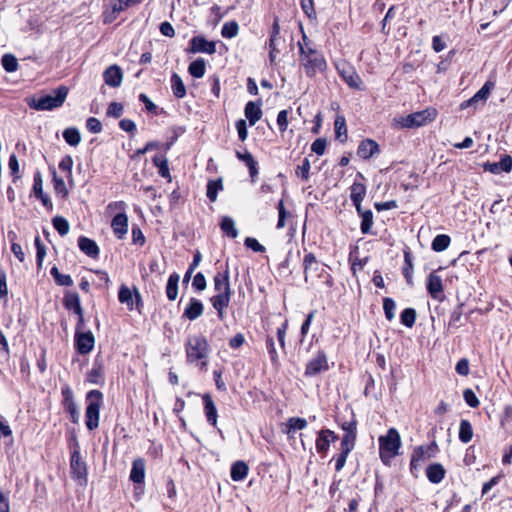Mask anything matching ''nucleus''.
Masks as SVG:
<instances>
[{
	"mask_svg": "<svg viewBox=\"0 0 512 512\" xmlns=\"http://www.w3.org/2000/svg\"><path fill=\"white\" fill-rule=\"evenodd\" d=\"M299 51L300 61L304 66L307 76L313 77L326 69V61L323 55L307 43H305V45L299 43Z\"/></svg>",
	"mask_w": 512,
	"mask_h": 512,
	"instance_id": "nucleus-1",
	"label": "nucleus"
},
{
	"mask_svg": "<svg viewBox=\"0 0 512 512\" xmlns=\"http://www.w3.org/2000/svg\"><path fill=\"white\" fill-rule=\"evenodd\" d=\"M67 94V87L60 86L55 89L52 94L27 99V104L31 109L37 111H50L61 107L66 100Z\"/></svg>",
	"mask_w": 512,
	"mask_h": 512,
	"instance_id": "nucleus-2",
	"label": "nucleus"
},
{
	"mask_svg": "<svg viewBox=\"0 0 512 512\" xmlns=\"http://www.w3.org/2000/svg\"><path fill=\"white\" fill-rule=\"evenodd\" d=\"M209 354V345L204 336L193 335L188 337L186 343V355L188 362H200V367L203 369L206 366V359Z\"/></svg>",
	"mask_w": 512,
	"mask_h": 512,
	"instance_id": "nucleus-3",
	"label": "nucleus"
},
{
	"mask_svg": "<svg viewBox=\"0 0 512 512\" xmlns=\"http://www.w3.org/2000/svg\"><path fill=\"white\" fill-rule=\"evenodd\" d=\"M401 446V438L395 428H390L385 436L379 437L380 458L387 464L398 454Z\"/></svg>",
	"mask_w": 512,
	"mask_h": 512,
	"instance_id": "nucleus-4",
	"label": "nucleus"
},
{
	"mask_svg": "<svg viewBox=\"0 0 512 512\" xmlns=\"http://www.w3.org/2000/svg\"><path fill=\"white\" fill-rule=\"evenodd\" d=\"M102 398L103 395L99 390H91L86 395L85 424L91 431L99 425V411L102 405Z\"/></svg>",
	"mask_w": 512,
	"mask_h": 512,
	"instance_id": "nucleus-5",
	"label": "nucleus"
},
{
	"mask_svg": "<svg viewBox=\"0 0 512 512\" xmlns=\"http://www.w3.org/2000/svg\"><path fill=\"white\" fill-rule=\"evenodd\" d=\"M436 116L437 112L435 109H425L411 113L405 117H401L398 123L401 128H416L432 122Z\"/></svg>",
	"mask_w": 512,
	"mask_h": 512,
	"instance_id": "nucleus-6",
	"label": "nucleus"
},
{
	"mask_svg": "<svg viewBox=\"0 0 512 512\" xmlns=\"http://www.w3.org/2000/svg\"><path fill=\"white\" fill-rule=\"evenodd\" d=\"M357 438V431L344 433L340 444V453L335 457V469L341 471L345 466L349 453L354 449Z\"/></svg>",
	"mask_w": 512,
	"mask_h": 512,
	"instance_id": "nucleus-7",
	"label": "nucleus"
},
{
	"mask_svg": "<svg viewBox=\"0 0 512 512\" xmlns=\"http://www.w3.org/2000/svg\"><path fill=\"white\" fill-rule=\"evenodd\" d=\"M336 69L350 88L362 89V80L353 66L347 62H340L336 65Z\"/></svg>",
	"mask_w": 512,
	"mask_h": 512,
	"instance_id": "nucleus-8",
	"label": "nucleus"
},
{
	"mask_svg": "<svg viewBox=\"0 0 512 512\" xmlns=\"http://www.w3.org/2000/svg\"><path fill=\"white\" fill-rule=\"evenodd\" d=\"M364 195L365 194H351V199L361 217V232L363 234H368L370 233L373 225V214L371 210H363L361 207V201L363 200Z\"/></svg>",
	"mask_w": 512,
	"mask_h": 512,
	"instance_id": "nucleus-9",
	"label": "nucleus"
},
{
	"mask_svg": "<svg viewBox=\"0 0 512 512\" xmlns=\"http://www.w3.org/2000/svg\"><path fill=\"white\" fill-rule=\"evenodd\" d=\"M493 88V82H485V84L470 99L463 101L460 104V109L464 110L470 107L476 109L479 103L484 104L487 101Z\"/></svg>",
	"mask_w": 512,
	"mask_h": 512,
	"instance_id": "nucleus-10",
	"label": "nucleus"
},
{
	"mask_svg": "<svg viewBox=\"0 0 512 512\" xmlns=\"http://www.w3.org/2000/svg\"><path fill=\"white\" fill-rule=\"evenodd\" d=\"M70 468L73 478L77 479L80 484L87 482V466L78 450L71 454Z\"/></svg>",
	"mask_w": 512,
	"mask_h": 512,
	"instance_id": "nucleus-11",
	"label": "nucleus"
},
{
	"mask_svg": "<svg viewBox=\"0 0 512 512\" xmlns=\"http://www.w3.org/2000/svg\"><path fill=\"white\" fill-rule=\"evenodd\" d=\"M190 47L188 52L190 53H206L212 55L216 52V43L214 41H208L203 36H194L189 41Z\"/></svg>",
	"mask_w": 512,
	"mask_h": 512,
	"instance_id": "nucleus-12",
	"label": "nucleus"
},
{
	"mask_svg": "<svg viewBox=\"0 0 512 512\" xmlns=\"http://www.w3.org/2000/svg\"><path fill=\"white\" fill-rule=\"evenodd\" d=\"M328 361L324 351H319L306 365L305 375L315 376L322 371L328 370Z\"/></svg>",
	"mask_w": 512,
	"mask_h": 512,
	"instance_id": "nucleus-13",
	"label": "nucleus"
},
{
	"mask_svg": "<svg viewBox=\"0 0 512 512\" xmlns=\"http://www.w3.org/2000/svg\"><path fill=\"white\" fill-rule=\"evenodd\" d=\"M94 344L95 338L92 332L76 331L75 346L80 354L85 355L90 353L94 348Z\"/></svg>",
	"mask_w": 512,
	"mask_h": 512,
	"instance_id": "nucleus-14",
	"label": "nucleus"
},
{
	"mask_svg": "<svg viewBox=\"0 0 512 512\" xmlns=\"http://www.w3.org/2000/svg\"><path fill=\"white\" fill-rule=\"evenodd\" d=\"M338 439V435L332 430L323 429L318 433L316 439V449L318 453L325 454L330 447L331 442H335Z\"/></svg>",
	"mask_w": 512,
	"mask_h": 512,
	"instance_id": "nucleus-15",
	"label": "nucleus"
},
{
	"mask_svg": "<svg viewBox=\"0 0 512 512\" xmlns=\"http://www.w3.org/2000/svg\"><path fill=\"white\" fill-rule=\"evenodd\" d=\"M103 78L108 86L116 88L122 83L123 73L118 65H111L104 71Z\"/></svg>",
	"mask_w": 512,
	"mask_h": 512,
	"instance_id": "nucleus-16",
	"label": "nucleus"
},
{
	"mask_svg": "<svg viewBox=\"0 0 512 512\" xmlns=\"http://www.w3.org/2000/svg\"><path fill=\"white\" fill-rule=\"evenodd\" d=\"M427 290L431 297L436 300H441L443 297V285L442 279L435 272H432L428 276Z\"/></svg>",
	"mask_w": 512,
	"mask_h": 512,
	"instance_id": "nucleus-17",
	"label": "nucleus"
},
{
	"mask_svg": "<svg viewBox=\"0 0 512 512\" xmlns=\"http://www.w3.org/2000/svg\"><path fill=\"white\" fill-rule=\"evenodd\" d=\"M380 152L379 145L372 139H365L360 142L357 148V155L362 159H369Z\"/></svg>",
	"mask_w": 512,
	"mask_h": 512,
	"instance_id": "nucleus-18",
	"label": "nucleus"
},
{
	"mask_svg": "<svg viewBox=\"0 0 512 512\" xmlns=\"http://www.w3.org/2000/svg\"><path fill=\"white\" fill-rule=\"evenodd\" d=\"M114 234L122 239L128 232V218L124 212H119L114 216L111 222Z\"/></svg>",
	"mask_w": 512,
	"mask_h": 512,
	"instance_id": "nucleus-19",
	"label": "nucleus"
},
{
	"mask_svg": "<svg viewBox=\"0 0 512 512\" xmlns=\"http://www.w3.org/2000/svg\"><path fill=\"white\" fill-rule=\"evenodd\" d=\"M204 311L203 304L200 300L196 298H190L186 308L183 312V317L193 321L199 318Z\"/></svg>",
	"mask_w": 512,
	"mask_h": 512,
	"instance_id": "nucleus-20",
	"label": "nucleus"
},
{
	"mask_svg": "<svg viewBox=\"0 0 512 512\" xmlns=\"http://www.w3.org/2000/svg\"><path fill=\"white\" fill-rule=\"evenodd\" d=\"M244 114L250 126L255 125L262 117L261 103L249 101L244 108Z\"/></svg>",
	"mask_w": 512,
	"mask_h": 512,
	"instance_id": "nucleus-21",
	"label": "nucleus"
},
{
	"mask_svg": "<svg viewBox=\"0 0 512 512\" xmlns=\"http://www.w3.org/2000/svg\"><path fill=\"white\" fill-rule=\"evenodd\" d=\"M485 168L493 174L510 172L512 169V158L509 155H505L498 162L486 164Z\"/></svg>",
	"mask_w": 512,
	"mask_h": 512,
	"instance_id": "nucleus-22",
	"label": "nucleus"
},
{
	"mask_svg": "<svg viewBox=\"0 0 512 512\" xmlns=\"http://www.w3.org/2000/svg\"><path fill=\"white\" fill-rule=\"evenodd\" d=\"M214 288L217 294L232 292L229 282V271L226 269L223 273L218 272L214 276Z\"/></svg>",
	"mask_w": 512,
	"mask_h": 512,
	"instance_id": "nucleus-23",
	"label": "nucleus"
},
{
	"mask_svg": "<svg viewBox=\"0 0 512 512\" xmlns=\"http://www.w3.org/2000/svg\"><path fill=\"white\" fill-rule=\"evenodd\" d=\"M232 292L224 294H216L211 298L212 305L218 313V317L222 320L224 318V309L228 307Z\"/></svg>",
	"mask_w": 512,
	"mask_h": 512,
	"instance_id": "nucleus-24",
	"label": "nucleus"
},
{
	"mask_svg": "<svg viewBox=\"0 0 512 512\" xmlns=\"http://www.w3.org/2000/svg\"><path fill=\"white\" fill-rule=\"evenodd\" d=\"M78 246L83 253L91 258H97L99 255V248L92 239L81 236L78 239Z\"/></svg>",
	"mask_w": 512,
	"mask_h": 512,
	"instance_id": "nucleus-25",
	"label": "nucleus"
},
{
	"mask_svg": "<svg viewBox=\"0 0 512 512\" xmlns=\"http://www.w3.org/2000/svg\"><path fill=\"white\" fill-rule=\"evenodd\" d=\"M145 479V461L141 458L135 459L130 471V480L134 483H142Z\"/></svg>",
	"mask_w": 512,
	"mask_h": 512,
	"instance_id": "nucleus-26",
	"label": "nucleus"
},
{
	"mask_svg": "<svg viewBox=\"0 0 512 512\" xmlns=\"http://www.w3.org/2000/svg\"><path fill=\"white\" fill-rule=\"evenodd\" d=\"M303 266H304V274H305V281H308L309 275H319L318 271L320 268L319 262L317 261L316 257L312 253H308L305 255L303 259Z\"/></svg>",
	"mask_w": 512,
	"mask_h": 512,
	"instance_id": "nucleus-27",
	"label": "nucleus"
},
{
	"mask_svg": "<svg viewBox=\"0 0 512 512\" xmlns=\"http://www.w3.org/2000/svg\"><path fill=\"white\" fill-rule=\"evenodd\" d=\"M203 404L207 421L211 425L215 426L217 423V409L209 394L203 395Z\"/></svg>",
	"mask_w": 512,
	"mask_h": 512,
	"instance_id": "nucleus-28",
	"label": "nucleus"
},
{
	"mask_svg": "<svg viewBox=\"0 0 512 512\" xmlns=\"http://www.w3.org/2000/svg\"><path fill=\"white\" fill-rule=\"evenodd\" d=\"M63 304L66 309L73 310L75 314H81V311H83L80 303V297L76 292H66Z\"/></svg>",
	"mask_w": 512,
	"mask_h": 512,
	"instance_id": "nucleus-29",
	"label": "nucleus"
},
{
	"mask_svg": "<svg viewBox=\"0 0 512 512\" xmlns=\"http://www.w3.org/2000/svg\"><path fill=\"white\" fill-rule=\"evenodd\" d=\"M426 475L430 482L437 484L444 479L445 470L439 463L431 464L426 470Z\"/></svg>",
	"mask_w": 512,
	"mask_h": 512,
	"instance_id": "nucleus-30",
	"label": "nucleus"
},
{
	"mask_svg": "<svg viewBox=\"0 0 512 512\" xmlns=\"http://www.w3.org/2000/svg\"><path fill=\"white\" fill-rule=\"evenodd\" d=\"M189 74L194 78H202L206 72V62L203 58H197L188 66Z\"/></svg>",
	"mask_w": 512,
	"mask_h": 512,
	"instance_id": "nucleus-31",
	"label": "nucleus"
},
{
	"mask_svg": "<svg viewBox=\"0 0 512 512\" xmlns=\"http://www.w3.org/2000/svg\"><path fill=\"white\" fill-rule=\"evenodd\" d=\"M179 279L180 277L177 273H172L168 278L166 284V295L170 301H173L177 298Z\"/></svg>",
	"mask_w": 512,
	"mask_h": 512,
	"instance_id": "nucleus-32",
	"label": "nucleus"
},
{
	"mask_svg": "<svg viewBox=\"0 0 512 512\" xmlns=\"http://www.w3.org/2000/svg\"><path fill=\"white\" fill-rule=\"evenodd\" d=\"M171 88L176 98L182 99L186 96L185 85L177 73H173L171 76Z\"/></svg>",
	"mask_w": 512,
	"mask_h": 512,
	"instance_id": "nucleus-33",
	"label": "nucleus"
},
{
	"mask_svg": "<svg viewBox=\"0 0 512 512\" xmlns=\"http://www.w3.org/2000/svg\"><path fill=\"white\" fill-rule=\"evenodd\" d=\"M248 474V466L243 461L235 462L231 467V478L234 481H242Z\"/></svg>",
	"mask_w": 512,
	"mask_h": 512,
	"instance_id": "nucleus-34",
	"label": "nucleus"
},
{
	"mask_svg": "<svg viewBox=\"0 0 512 512\" xmlns=\"http://www.w3.org/2000/svg\"><path fill=\"white\" fill-rule=\"evenodd\" d=\"M428 459L429 458L427 457V452L424 450V446L416 447L411 457V470L417 469L419 466H421L422 463H424Z\"/></svg>",
	"mask_w": 512,
	"mask_h": 512,
	"instance_id": "nucleus-35",
	"label": "nucleus"
},
{
	"mask_svg": "<svg viewBox=\"0 0 512 512\" xmlns=\"http://www.w3.org/2000/svg\"><path fill=\"white\" fill-rule=\"evenodd\" d=\"M307 427V421L304 418L299 417H291L287 420L285 424V429L283 430L286 434L290 436L291 432L296 430H302Z\"/></svg>",
	"mask_w": 512,
	"mask_h": 512,
	"instance_id": "nucleus-36",
	"label": "nucleus"
},
{
	"mask_svg": "<svg viewBox=\"0 0 512 512\" xmlns=\"http://www.w3.org/2000/svg\"><path fill=\"white\" fill-rule=\"evenodd\" d=\"M221 230L230 238H236L238 236V230L235 227V222L231 217L225 216L222 218L220 223Z\"/></svg>",
	"mask_w": 512,
	"mask_h": 512,
	"instance_id": "nucleus-37",
	"label": "nucleus"
},
{
	"mask_svg": "<svg viewBox=\"0 0 512 512\" xmlns=\"http://www.w3.org/2000/svg\"><path fill=\"white\" fill-rule=\"evenodd\" d=\"M473 437V429L471 423L463 419L460 421V427H459V439L463 443H468L471 441Z\"/></svg>",
	"mask_w": 512,
	"mask_h": 512,
	"instance_id": "nucleus-38",
	"label": "nucleus"
},
{
	"mask_svg": "<svg viewBox=\"0 0 512 512\" xmlns=\"http://www.w3.org/2000/svg\"><path fill=\"white\" fill-rule=\"evenodd\" d=\"M236 155L238 159L242 160L246 164L251 177H253L257 173V162L254 160L252 154L245 150L243 153L237 152Z\"/></svg>",
	"mask_w": 512,
	"mask_h": 512,
	"instance_id": "nucleus-39",
	"label": "nucleus"
},
{
	"mask_svg": "<svg viewBox=\"0 0 512 512\" xmlns=\"http://www.w3.org/2000/svg\"><path fill=\"white\" fill-rule=\"evenodd\" d=\"M464 324L463 322V313H462V305L458 306L451 313L450 320L448 323V330H457L460 326Z\"/></svg>",
	"mask_w": 512,
	"mask_h": 512,
	"instance_id": "nucleus-40",
	"label": "nucleus"
},
{
	"mask_svg": "<svg viewBox=\"0 0 512 512\" xmlns=\"http://www.w3.org/2000/svg\"><path fill=\"white\" fill-rule=\"evenodd\" d=\"M63 138L67 144L77 146L81 141V135L77 128L69 127L63 131Z\"/></svg>",
	"mask_w": 512,
	"mask_h": 512,
	"instance_id": "nucleus-41",
	"label": "nucleus"
},
{
	"mask_svg": "<svg viewBox=\"0 0 512 512\" xmlns=\"http://www.w3.org/2000/svg\"><path fill=\"white\" fill-rule=\"evenodd\" d=\"M334 127L336 139L342 143L345 142L347 140V129L344 117L338 116L335 119Z\"/></svg>",
	"mask_w": 512,
	"mask_h": 512,
	"instance_id": "nucleus-42",
	"label": "nucleus"
},
{
	"mask_svg": "<svg viewBox=\"0 0 512 512\" xmlns=\"http://www.w3.org/2000/svg\"><path fill=\"white\" fill-rule=\"evenodd\" d=\"M52 277L57 285L60 286H71L73 284V280L70 275L62 274L59 272L56 266L52 267L50 270Z\"/></svg>",
	"mask_w": 512,
	"mask_h": 512,
	"instance_id": "nucleus-43",
	"label": "nucleus"
},
{
	"mask_svg": "<svg viewBox=\"0 0 512 512\" xmlns=\"http://www.w3.org/2000/svg\"><path fill=\"white\" fill-rule=\"evenodd\" d=\"M4 70L8 73L15 72L18 69L17 58L10 53L4 54L1 59Z\"/></svg>",
	"mask_w": 512,
	"mask_h": 512,
	"instance_id": "nucleus-44",
	"label": "nucleus"
},
{
	"mask_svg": "<svg viewBox=\"0 0 512 512\" xmlns=\"http://www.w3.org/2000/svg\"><path fill=\"white\" fill-rule=\"evenodd\" d=\"M239 32V25L236 21H229L224 23L221 29V35L224 38L231 39L237 36Z\"/></svg>",
	"mask_w": 512,
	"mask_h": 512,
	"instance_id": "nucleus-45",
	"label": "nucleus"
},
{
	"mask_svg": "<svg viewBox=\"0 0 512 512\" xmlns=\"http://www.w3.org/2000/svg\"><path fill=\"white\" fill-rule=\"evenodd\" d=\"M450 237L445 234L437 235L432 241V249L436 252H442L448 248Z\"/></svg>",
	"mask_w": 512,
	"mask_h": 512,
	"instance_id": "nucleus-46",
	"label": "nucleus"
},
{
	"mask_svg": "<svg viewBox=\"0 0 512 512\" xmlns=\"http://www.w3.org/2000/svg\"><path fill=\"white\" fill-rule=\"evenodd\" d=\"M153 163L158 168V172L162 177L169 176L168 160L164 155H156L153 158Z\"/></svg>",
	"mask_w": 512,
	"mask_h": 512,
	"instance_id": "nucleus-47",
	"label": "nucleus"
},
{
	"mask_svg": "<svg viewBox=\"0 0 512 512\" xmlns=\"http://www.w3.org/2000/svg\"><path fill=\"white\" fill-rule=\"evenodd\" d=\"M118 298L119 301L123 304H126L130 310L133 309V295L131 290L127 286L122 285L120 287Z\"/></svg>",
	"mask_w": 512,
	"mask_h": 512,
	"instance_id": "nucleus-48",
	"label": "nucleus"
},
{
	"mask_svg": "<svg viewBox=\"0 0 512 512\" xmlns=\"http://www.w3.org/2000/svg\"><path fill=\"white\" fill-rule=\"evenodd\" d=\"M416 316H417V314H416L415 309L406 308L402 311V313L400 315L401 323L404 326L411 328L415 323Z\"/></svg>",
	"mask_w": 512,
	"mask_h": 512,
	"instance_id": "nucleus-49",
	"label": "nucleus"
},
{
	"mask_svg": "<svg viewBox=\"0 0 512 512\" xmlns=\"http://www.w3.org/2000/svg\"><path fill=\"white\" fill-rule=\"evenodd\" d=\"M52 223L54 228L61 236H65L66 234H68L70 226L68 221L64 217L56 216L53 218Z\"/></svg>",
	"mask_w": 512,
	"mask_h": 512,
	"instance_id": "nucleus-50",
	"label": "nucleus"
},
{
	"mask_svg": "<svg viewBox=\"0 0 512 512\" xmlns=\"http://www.w3.org/2000/svg\"><path fill=\"white\" fill-rule=\"evenodd\" d=\"M404 261L405 265L403 267V275L409 285L413 284L412 281V271H413V264H412V258L409 252L404 253Z\"/></svg>",
	"mask_w": 512,
	"mask_h": 512,
	"instance_id": "nucleus-51",
	"label": "nucleus"
},
{
	"mask_svg": "<svg viewBox=\"0 0 512 512\" xmlns=\"http://www.w3.org/2000/svg\"><path fill=\"white\" fill-rule=\"evenodd\" d=\"M266 347H267L272 365L278 366V364H279L278 353L276 351L275 342L272 337H269V336L267 337Z\"/></svg>",
	"mask_w": 512,
	"mask_h": 512,
	"instance_id": "nucleus-52",
	"label": "nucleus"
},
{
	"mask_svg": "<svg viewBox=\"0 0 512 512\" xmlns=\"http://www.w3.org/2000/svg\"><path fill=\"white\" fill-rule=\"evenodd\" d=\"M35 246H36V250H37V252H36L37 267H38V269H41L42 268V264H43V260H44L45 255H46V247L41 242L39 237L35 238Z\"/></svg>",
	"mask_w": 512,
	"mask_h": 512,
	"instance_id": "nucleus-53",
	"label": "nucleus"
},
{
	"mask_svg": "<svg viewBox=\"0 0 512 512\" xmlns=\"http://www.w3.org/2000/svg\"><path fill=\"white\" fill-rule=\"evenodd\" d=\"M395 308H396V304L393 299L384 298L383 309H384L385 316L389 321L393 320L395 317Z\"/></svg>",
	"mask_w": 512,
	"mask_h": 512,
	"instance_id": "nucleus-54",
	"label": "nucleus"
},
{
	"mask_svg": "<svg viewBox=\"0 0 512 512\" xmlns=\"http://www.w3.org/2000/svg\"><path fill=\"white\" fill-rule=\"evenodd\" d=\"M185 132V128L181 126H176L171 129V137L170 140L163 145L164 151H168L172 145L178 140V138Z\"/></svg>",
	"mask_w": 512,
	"mask_h": 512,
	"instance_id": "nucleus-55",
	"label": "nucleus"
},
{
	"mask_svg": "<svg viewBox=\"0 0 512 512\" xmlns=\"http://www.w3.org/2000/svg\"><path fill=\"white\" fill-rule=\"evenodd\" d=\"M124 107L121 103L111 102L107 108L106 115L112 118H120L123 114Z\"/></svg>",
	"mask_w": 512,
	"mask_h": 512,
	"instance_id": "nucleus-56",
	"label": "nucleus"
},
{
	"mask_svg": "<svg viewBox=\"0 0 512 512\" xmlns=\"http://www.w3.org/2000/svg\"><path fill=\"white\" fill-rule=\"evenodd\" d=\"M0 299L4 304L8 302V287L6 283V273L0 268Z\"/></svg>",
	"mask_w": 512,
	"mask_h": 512,
	"instance_id": "nucleus-57",
	"label": "nucleus"
},
{
	"mask_svg": "<svg viewBox=\"0 0 512 512\" xmlns=\"http://www.w3.org/2000/svg\"><path fill=\"white\" fill-rule=\"evenodd\" d=\"M8 168L10 170L11 175L13 176V182L15 183L16 180L19 178V162L15 154L10 155L8 160Z\"/></svg>",
	"mask_w": 512,
	"mask_h": 512,
	"instance_id": "nucleus-58",
	"label": "nucleus"
},
{
	"mask_svg": "<svg viewBox=\"0 0 512 512\" xmlns=\"http://www.w3.org/2000/svg\"><path fill=\"white\" fill-rule=\"evenodd\" d=\"M463 397L467 405L472 408H476L480 404L476 394L471 389L464 390Z\"/></svg>",
	"mask_w": 512,
	"mask_h": 512,
	"instance_id": "nucleus-59",
	"label": "nucleus"
},
{
	"mask_svg": "<svg viewBox=\"0 0 512 512\" xmlns=\"http://www.w3.org/2000/svg\"><path fill=\"white\" fill-rule=\"evenodd\" d=\"M86 128L89 132L98 134L102 131V124L97 118L89 117L86 121Z\"/></svg>",
	"mask_w": 512,
	"mask_h": 512,
	"instance_id": "nucleus-60",
	"label": "nucleus"
},
{
	"mask_svg": "<svg viewBox=\"0 0 512 512\" xmlns=\"http://www.w3.org/2000/svg\"><path fill=\"white\" fill-rule=\"evenodd\" d=\"M277 125L281 133L285 132L288 127V111L281 110L277 115Z\"/></svg>",
	"mask_w": 512,
	"mask_h": 512,
	"instance_id": "nucleus-61",
	"label": "nucleus"
},
{
	"mask_svg": "<svg viewBox=\"0 0 512 512\" xmlns=\"http://www.w3.org/2000/svg\"><path fill=\"white\" fill-rule=\"evenodd\" d=\"M288 216V212L286 211L284 207V201L281 199L278 203V222H277V228L281 229L285 226V219Z\"/></svg>",
	"mask_w": 512,
	"mask_h": 512,
	"instance_id": "nucleus-62",
	"label": "nucleus"
},
{
	"mask_svg": "<svg viewBox=\"0 0 512 512\" xmlns=\"http://www.w3.org/2000/svg\"><path fill=\"white\" fill-rule=\"evenodd\" d=\"M326 149V140L323 138L316 139L312 145L311 150L317 155H323Z\"/></svg>",
	"mask_w": 512,
	"mask_h": 512,
	"instance_id": "nucleus-63",
	"label": "nucleus"
},
{
	"mask_svg": "<svg viewBox=\"0 0 512 512\" xmlns=\"http://www.w3.org/2000/svg\"><path fill=\"white\" fill-rule=\"evenodd\" d=\"M110 6L114 16L130 7L128 4H126L125 0H112Z\"/></svg>",
	"mask_w": 512,
	"mask_h": 512,
	"instance_id": "nucleus-64",
	"label": "nucleus"
}]
</instances>
